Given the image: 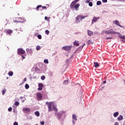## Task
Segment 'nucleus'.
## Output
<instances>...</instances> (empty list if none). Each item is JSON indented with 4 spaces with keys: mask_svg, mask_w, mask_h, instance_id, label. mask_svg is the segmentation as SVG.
Returning <instances> with one entry per match:
<instances>
[{
    "mask_svg": "<svg viewBox=\"0 0 125 125\" xmlns=\"http://www.w3.org/2000/svg\"><path fill=\"white\" fill-rule=\"evenodd\" d=\"M29 53L31 55L33 54V49H32V48L30 49V50H29Z\"/></svg>",
    "mask_w": 125,
    "mask_h": 125,
    "instance_id": "nucleus-32",
    "label": "nucleus"
},
{
    "mask_svg": "<svg viewBox=\"0 0 125 125\" xmlns=\"http://www.w3.org/2000/svg\"><path fill=\"white\" fill-rule=\"evenodd\" d=\"M100 18V17H94L93 19L92 20V24H93V23H95L96 22H97L98 19H99Z\"/></svg>",
    "mask_w": 125,
    "mask_h": 125,
    "instance_id": "nucleus-8",
    "label": "nucleus"
},
{
    "mask_svg": "<svg viewBox=\"0 0 125 125\" xmlns=\"http://www.w3.org/2000/svg\"><path fill=\"white\" fill-rule=\"evenodd\" d=\"M6 79H7V80H8V77H6Z\"/></svg>",
    "mask_w": 125,
    "mask_h": 125,
    "instance_id": "nucleus-56",
    "label": "nucleus"
},
{
    "mask_svg": "<svg viewBox=\"0 0 125 125\" xmlns=\"http://www.w3.org/2000/svg\"><path fill=\"white\" fill-rule=\"evenodd\" d=\"M113 22L114 24H115V25L119 26V27H120L121 28H123V26L121 25V23H120V21H119L116 20L114 21Z\"/></svg>",
    "mask_w": 125,
    "mask_h": 125,
    "instance_id": "nucleus-7",
    "label": "nucleus"
},
{
    "mask_svg": "<svg viewBox=\"0 0 125 125\" xmlns=\"http://www.w3.org/2000/svg\"><path fill=\"white\" fill-rule=\"evenodd\" d=\"M124 119V117L123 116V115H120L118 118H117V120L118 121H122V120H123Z\"/></svg>",
    "mask_w": 125,
    "mask_h": 125,
    "instance_id": "nucleus-12",
    "label": "nucleus"
},
{
    "mask_svg": "<svg viewBox=\"0 0 125 125\" xmlns=\"http://www.w3.org/2000/svg\"><path fill=\"white\" fill-rule=\"evenodd\" d=\"M45 79V76H41V80H42V81H44Z\"/></svg>",
    "mask_w": 125,
    "mask_h": 125,
    "instance_id": "nucleus-33",
    "label": "nucleus"
},
{
    "mask_svg": "<svg viewBox=\"0 0 125 125\" xmlns=\"http://www.w3.org/2000/svg\"><path fill=\"white\" fill-rule=\"evenodd\" d=\"M72 2L73 3H74V4H76V3H77L78 2V1L76 0H75L73 1Z\"/></svg>",
    "mask_w": 125,
    "mask_h": 125,
    "instance_id": "nucleus-42",
    "label": "nucleus"
},
{
    "mask_svg": "<svg viewBox=\"0 0 125 125\" xmlns=\"http://www.w3.org/2000/svg\"><path fill=\"white\" fill-rule=\"evenodd\" d=\"M36 125H38V124H36Z\"/></svg>",
    "mask_w": 125,
    "mask_h": 125,
    "instance_id": "nucleus-60",
    "label": "nucleus"
},
{
    "mask_svg": "<svg viewBox=\"0 0 125 125\" xmlns=\"http://www.w3.org/2000/svg\"><path fill=\"white\" fill-rule=\"evenodd\" d=\"M40 7H42V5H39L36 7V10L37 11H39V9L40 8Z\"/></svg>",
    "mask_w": 125,
    "mask_h": 125,
    "instance_id": "nucleus-18",
    "label": "nucleus"
},
{
    "mask_svg": "<svg viewBox=\"0 0 125 125\" xmlns=\"http://www.w3.org/2000/svg\"><path fill=\"white\" fill-rule=\"evenodd\" d=\"M80 4H75L74 8V9H75L76 11L79 10V7H80Z\"/></svg>",
    "mask_w": 125,
    "mask_h": 125,
    "instance_id": "nucleus-11",
    "label": "nucleus"
},
{
    "mask_svg": "<svg viewBox=\"0 0 125 125\" xmlns=\"http://www.w3.org/2000/svg\"><path fill=\"white\" fill-rule=\"evenodd\" d=\"M92 5H93V4L92 3V2H89V6H92Z\"/></svg>",
    "mask_w": 125,
    "mask_h": 125,
    "instance_id": "nucleus-39",
    "label": "nucleus"
},
{
    "mask_svg": "<svg viewBox=\"0 0 125 125\" xmlns=\"http://www.w3.org/2000/svg\"><path fill=\"white\" fill-rule=\"evenodd\" d=\"M44 63L45 64H48V60L45 59L44 60Z\"/></svg>",
    "mask_w": 125,
    "mask_h": 125,
    "instance_id": "nucleus-28",
    "label": "nucleus"
},
{
    "mask_svg": "<svg viewBox=\"0 0 125 125\" xmlns=\"http://www.w3.org/2000/svg\"><path fill=\"white\" fill-rule=\"evenodd\" d=\"M8 110L9 111V112H11L12 111V107H10L8 109Z\"/></svg>",
    "mask_w": 125,
    "mask_h": 125,
    "instance_id": "nucleus-38",
    "label": "nucleus"
},
{
    "mask_svg": "<svg viewBox=\"0 0 125 125\" xmlns=\"http://www.w3.org/2000/svg\"><path fill=\"white\" fill-rule=\"evenodd\" d=\"M35 114L37 116V117H40V112L39 111H36L35 112Z\"/></svg>",
    "mask_w": 125,
    "mask_h": 125,
    "instance_id": "nucleus-23",
    "label": "nucleus"
},
{
    "mask_svg": "<svg viewBox=\"0 0 125 125\" xmlns=\"http://www.w3.org/2000/svg\"><path fill=\"white\" fill-rule=\"evenodd\" d=\"M114 125H119V123H118V122H115Z\"/></svg>",
    "mask_w": 125,
    "mask_h": 125,
    "instance_id": "nucleus-49",
    "label": "nucleus"
},
{
    "mask_svg": "<svg viewBox=\"0 0 125 125\" xmlns=\"http://www.w3.org/2000/svg\"><path fill=\"white\" fill-rule=\"evenodd\" d=\"M15 23H22V21H14Z\"/></svg>",
    "mask_w": 125,
    "mask_h": 125,
    "instance_id": "nucleus-35",
    "label": "nucleus"
},
{
    "mask_svg": "<svg viewBox=\"0 0 125 125\" xmlns=\"http://www.w3.org/2000/svg\"><path fill=\"white\" fill-rule=\"evenodd\" d=\"M45 33L46 35H49V31H48V30H45Z\"/></svg>",
    "mask_w": 125,
    "mask_h": 125,
    "instance_id": "nucleus-36",
    "label": "nucleus"
},
{
    "mask_svg": "<svg viewBox=\"0 0 125 125\" xmlns=\"http://www.w3.org/2000/svg\"><path fill=\"white\" fill-rule=\"evenodd\" d=\"M36 49V50H40L41 49V46H37Z\"/></svg>",
    "mask_w": 125,
    "mask_h": 125,
    "instance_id": "nucleus-27",
    "label": "nucleus"
},
{
    "mask_svg": "<svg viewBox=\"0 0 125 125\" xmlns=\"http://www.w3.org/2000/svg\"><path fill=\"white\" fill-rule=\"evenodd\" d=\"M8 75L9 76H10V77H12V76H13V72H12V71H9V72H8Z\"/></svg>",
    "mask_w": 125,
    "mask_h": 125,
    "instance_id": "nucleus-20",
    "label": "nucleus"
},
{
    "mask_svg": "<svg viewBox=\"0 0 125 125\" xmlns=\"http://www.w3.org/2000/svg\"><path fill=\"white\" fill-rule=\"evenodd\" d=\"M94 67H95V68H98V67H99V63H98V62H94Z\"/></svg>",
    "mask_w": 125,
    "mask_h": 125,
    "instance_id": "nucleus-14",
    "label": "nucleus"
},
{
    "mask_svg": "<svg viewBox=\"0 0 125 125\" xmlns=\"http://www.w3.org/2000/svg\"><path fill=\"white\" fill-rule=\"evenodd\" d=\"M121 42H125V41L124 40H121Z\"/></svg>",
    "mask_w": 125,
    "mask_h": 125,
    "instance_id": "nucleus-55",
    "label": "nucleus"
},
{
    "mask_svg": "<svg viewBox=\"0 0 125 125\" xmlns=\"http://www.w3.org/2000/svg\"><path fill=\"white\" fill-rule=\"evenodd\" d=\"M106 83V81H104L103 82V83Z\"/></svg>",
    "mask_w": 125,
    "mask_h": 125,
    "instance_id": "nucleus-54",
    "label": "nucleus"
},
{
    "mask_svg": "<svg viewBox=\"0 0 125 125\" xmlns=\"http://www.w3.org/2000/svg\"><path fill=\"white\" fill-rule=\"evenodd\" d=\"M17 53L18 54H25V50L22 48H19Z\"/></svg>",
    "mask_w": 125,
    "mask_h": 125,
    "instance_id": "nucleus-3",
    "label": "nucleus"
},
{
    "mask_svg": "<svg viewBox=\"0 0 125 125\" xmlns=\"http://www.w3.org/2000/svg\"><path fill=\"white\" fill-rule=\"evenodd\" d=\"M85 17H87V16H83L81 15H78L77 17L75 18L76 23L78 24L79 23H80V22H81V21H82V20H83V19H84Z\"/></svg>",
    "mask_w": 125,
    "mask_h": 125,
    "instance_id": "nucleus-1",
    "label": "nucleus"
},
{
    "mask_svg": "<svg viewBox=\"0 0 125 125\" xmlns=\"http://www.w3.org/2000/svg\"><path fill=\"white\" fill-rule=\"evenodd\" d=\"M53 110H54V111H55L56 112H57V111H58V109H57V108L55 107H53Z\"/></svg>",
    "mask_w": 125,
    "mask_h": 125,
    "instance_id": "nucleus-41",
    "label": "nucleus"
},
{
    "mask_svg": "<svg viewBox=\"0 0 125 125\" xmlns=\"http://www.w3.org/2000/svg\"><path fill=\"white\" fill-rule=\"evenodd\" d=\"M106 40H113V37H107Z\"/></svg>",
    "mask_w": 125,
    "mask_h": 125,
    "instance_id": "nucleus-40",
    "label": "nucleus"
},
{
    "mask_svg": "<svg viewBox=\"0 0 125 125\" xmlns=\"http://www.w3.org/2000/svg\"><path fill=\"white\" fill-rule=\"evenodd\" d=\"M20 104V103H19V102H16L15 103V105L16 106H19Z\"/></svg>",
    "mask_w": 125,
    "mask_h": 125,
    "instance_id": "nucleus-24",
    "label": "nucleus"
},
{
    "mask_svg": "<svg viewBox=\"0 0 125 125\" xmlns=\"http://www.w3.org/2000/svg\"><path fill=\"white\" fill-rule=\"evenodd\" d=\"M6 21H7V19H6Z\"/></svg>",
    "mask_w": 125,
    "mask_h": 125,
    "instance_id": "nucleus-58",
    "label": "nucleus"
},
{
    "mask_svg": "<svg viewBox=\"0 0 125 125\" xmlns=\"http://www.w3.org/2000/svg\"><path fill=\"white\" fill-rule=\"evenodd\" d=\"M102 33L103 34H105V35H114L115 34H117V32H115V31L112 29L107 31L103 30Z\"/></svg>",
    "mask_w": 125,
    "mask_h": 125,
    "instance_id": "nucleus-2",
    "label": "nucleus"
},
{
    "mask_svg": "<svg viewBox=\"0 0 125 125\" xmlns=\"http://www.w3.org/2000/svg\"><path fill=\"white\" fill-rule=\"evenodd\" d=\"M77 0V1L78 2V1H79L80 0Z\"/></svg>",
    "mask_w": 125,
    "mask_h": 125,
    "instance_id": "nucleus-57",
    "label": "nucleus"
},
{
    "mask_svg": "<svg viewBox=\"0 0 125 125\" xmlns=\"http://www.w3.org/2000/svg\"><path fill=\"white\" fill-rule=\"evenodd\" d=\"M84 45H85V43H84V44L82 45V48H83V46H84Z\"/></svg>",
    "mask_w": 125,
    "mask_h": 125,
    "instance_id": "nucleus-52",
    "label": "nucleus"
},
{
    "mask_svg": "<svg viewBox=\"0 0 125 125\" xmlns=\"http://www.w3.org/2000/svg\"><path fill=\"white\" fill-rule=\"evenodd\" d=\"M39 87H43V84H42V83H40L39 84Z\"/></svg>",
    "mask_w": 125,
    "mask_h": 125,
    "instance_id": "nucleus-25",
    "label": "nucleus"
},
{
    "mask_svg": "<svg viewBox=\"0 0 125 125\" xmlns=\"http://www.w3.org/2000/svg\"><path fill=\"white\" fill-rule=\"evenodd\" d=\"M6 91V89L2 90V95H4L5 94V92Z\"/></svg>",
    "mask_w": 125,
    "mask_h": 125,
    "instance_id": "nucleus-26",
    "label": "nucleus"
},
{
    "mask_svg": "<svg viewBox=\"0 0 125 125\" xmlns=\"http://www.w3.org/2000/svg\"><path fill=\"white\" fill-rule=\"evenodd\" d=\"M29 51H30V49L29 48L26 49V52H27V53L28 52H29Z\"/></svg>",
    "mask_w": 125,
    "mask_h": 125,
    "instance_id": "nucleus-48",
    "label": "nucleus"
},
{
    "mask_svg": "<svg viewBox=\"0 0 125 125\" xmlns=\"http://www.w3.org/2000/svg\"><path fill=\"white\" fill-rule=\"evenodd\" d=\"M25 87L26 88V89H28L29 87H30V86H29V84H25Z\"/></svg>",
    "mask_w": 125,
    "mask_h": 125,
    "instance_id": "nucleus-29",
    "label": "nucleus"
},
{
    "mask_svg": "<svg viewBox=\"0 0 125 125\" xmlns=\"http://www.w3.org/2000/svg\"><path fill=\"white\" fill-rule=\"evenodd\" d=\"M102 2L101 1H98L97 2V5H100L101 4Z\"/></svg>",
    "mask_w": 125,
    "mask_h": 125,
    "instance_id": "nucleus-31",
    "label": "nucleus"
},
{
    "mask_svg": "<svg viewBox=\"0 0 125 125\" xmlns=\"http://www.w3.org/2000/svg\"><path fill=\"white\" fill-rule=\"evenodd\" d=\"M87 34L88 36H92V35H93V32L90 30H88L87 31Z\"/></svg>",
    "mask_w": 125,
    "mask_h": 125,
    "instance_id": "nucleus-15",
    "label": "nucleus"
},
{
    "mask_svg": "<svg viewBox=\"0 0 125 125\" xmlns=\"http://www.w3.org/2000/svg\"><path fill=\"white\" fill-rule=\"evenodd\" d=\"M73 44L74 45L76 46H79L80 45V43H79V42L75 41L74 42Z\"/></svg>",
    "mask_w": 125,
    "mask_h": 125,
    "instance_id": "nucleus-13",
    "label": "nucleus"
},
{
    "mask_svg": "<svg viewBox=\"0 0 125 125\" xmlns=\"http://www.w3.org/2000/svg\"><path fill=\"white\" fill-rule=\"evenodd\" d=\"M119 37L121 39V40H125V36H121V35H119Z\"/></svg>",
    "mask_w": 125,
    "mask_h": 125,
    "instance_id": "nucleus-21",
    "label": "nucleus"
},
{
    "mask_svg": "<svg viewBox=\"0 0 125 125\" xmlns=\"http://www.w3.org/2000/svg\"><path fill=\"white\" fill-rule=\"evenodd\" d=\"M38 90H42V87H39L38 88Z\"/></svg>",
    "mask_w": 125,
    "mask_h": 125,
    "instance_id": "nucleus-45",
    "label": "nucleus"
},
{
    "mask_svg": "<svg viewBox=\"0 0 125 125\" xmlns=\"http://www.w3.org/2000/svg\"><path fill=\"white\" fill-rule=\"evenodd\" d=\"M50 18H48L47 17H45L44 19L45 20H47V21H49V19Z\"/></svg>",
    "mask_w": 125,
    "mask_h": 125,
    "instance_id": "nucleus-34",
    "label": "nucleus"
},
{
    "mask_svg": "<svg viewBox=\"0 0 125 125\" xmlns=\"http://www.w3.org/2000/svg\"><path fill=\"white\" fill-rule=\"evenodd\" d=\"M75 4L73 3V2H71V4L70 5V8H74L75 7Z\"/></svg>",
    "mask_w": 125,
    "mask_h": 125,
    "instance_id": "nucleus-16",
    "label": "nucleus"
},
{
    "mask_svg": "<svg viewBox=\"0 0 125 125\" xmlns=\"http://www.w3.org/2000/svg\"><path fill=\"white\" fill-rule=\"evenodd\" d=\"M72 48V46H65L62 47V49H63V50H66V51H68V50H70V49Z\"/></svg>",
    "mask_w": 125,
    "mask_h": 125,
    "instance_id": "nucleus-5",
    "label": "nucleus"
},
{
    "mask_svg": "<svg viewBox=\"0 0 125 125\" xmlns=\"http://www.w3.org/2000/svg\"><path fill=\"white\" fill-rule=\"evenodd\" d=\"M37 37H38V39H39V40H42V35H38Z\"/></svg>",
    "mask_w": 125,
    "mask_h": 125,
    "instance_id": "nucleus-37",
    "label": "nucleus"
},
{
    "mask_svg": "<svg viewBox=\"0 0 125 125\" xmlns=\"http://www.w3.org/2000/svg\"><path fill=\"white\" fill-rule=\"evenodd\" d=\"M40 123H41V125H44V121H41Z\"/></svg>",
    "mask_w": 125,
    "mask_h": 125,
    "instance_id": "nucleus-44",
    "label": "nucleus"
},
{
    "mask_svg": "<svg viewBox=\"0 0 125 125\" xmlns=\"http://www.w3.org/2000/svg\"><path fill=\"white\" fill-rule=\"evenodd\" d=\"M26 81H27V79L26 78H24L23 82H26Z\"/></svg>",
    "mask_w": 125,
    "mask_h": 125,
    "instance_id": "nucleus-51",
    "label": "nucleus"
},
{
    "mask_svg": "<svg viewBox=\"0 0 125 125\" xmlns=\"http://www.w3.org/2000/svg\"><path fill=\"white\" fill-rule=\"evenodd\" d=\"M14 125H18V123L16 122H14Z\"/></svg>",
    "mask_w": 125,
    "mask_h": 125,
    "instance_id": "nucleus-46",
    "label": "nucleus"
},
{
    "mask_svg": "<svg viewBox=\"0 0 125 125\" xmlns=\"http://www.w3.org/2000/svg\"><path fill=\"white\" fill-rule=\"evenodd\" d=\"M103 2H107V0H103Z\"/></svg>",
    "mask_w": 125,
    "mask_h": 125,
    "instance_id": "nucleus-50",
    "label": "nucleus"
},
{
    "mask_svg": "<svg viewBox=\"0 0 125 125\" xmlns=\"http://www.w3.org/2000/svg\"><path fill=\"white\" fill-rule=\"evenodd\" d=\"M5 32L6 34H8V35H10V34H12V32H13V31H12V30L11 29H8L5 30Z\"/></svg>",
    "mask_w": 125,
    "mask_h": 125,
    "instance_id": "nucleus-10",
    "label": "nucleus"
},
{
    "mask_svg": "<svg viewBox=\"0 0 125 125\" xmlns=\"http://www.w3.org/2000/svg\"><path fill=\"white\" fill-rule=\"evenodd\" d=\"M21 57L23 59H24L25 58V57H24L23 55H21Z\"/></svg>",
    "mask_w": 125,
    "mask_h": 125,
    "instance_id": "nucleus-53",
    "label": "nucleus"
},
{
    "mask_svg": "<svg viewBox=\"0 0 125 125\" xmlns=\"http://www.w3.org/2000/svg\"><path fill=\"white\" fill-rule=\"evenodd\" d=\"M114 118H117L119 116V112H116L113 114Z\"/></svg>",
    "mask_w": 125,
    "mask_h": 125,
    "instance_id": "nucleus-17",
    "label": "nucleus"
},
{
    "mask_svg": "<svg viewBox=\"0 0 125 125\" xmlns=\"http://www.w3.org/2000/svg\"><path fill=\"white\" fill-rule=\"evenodd\" d=\"M23 112L24 113H29L30 112V108L24 107L23 108Z\"/></svg>",
    "mask_w": 125,
    "mask_h": 125,
    "instance_id": "nucleus-9",
    "label": "nucleus"
},
{
    "mask_svg": "<svg viewBox=\"0 0 125 125\" xmlns=\"http://www.w3.org/2000/svg\"><path fill=\"white\" fill-rule=\"evenodd\" d=\"M56 116H57V115H58V114H56Z\"/></svg>",
    "mask_w": 125,
    "mask_h": 125,
    "instance_id": "nucleus-59",
    "label": "nucleus"
},
{
    "mask_svg": "<svg viewBox=\"0 0 125 125\" xmlns=\"http://www.w3.org/2000/svg\"><path fill=\"white\" fill-rule=\"evenodd\" d=\"M85 2H86V3H89V0H86V1H85Z\"/></svg>",
    "mask_w": 125,
    "mask_h": 125,
    "instance_id": "nucleus-47",
    "label": "nucleus"
},
{
    "mask_svg": "<svg viewBox=\"0 0 125 125\" xmlns=\"http://www.w3.org/2000/svg\"><path fill=\"white\" fill-rule=\"evenodd\" d=\"M47 9V8H46V6H43L42 7V9H45V10H46Z\"/></svg>",
    "mask_w": 125,
    "mask_h": 125,
    "instance_id": "nucleus-43",
    "label": "nucleus"
},
{
    "mask_svg": "<svg viewBox=\"0 0 125 125\" xmlns=\"http://www.w3.org/2000/svg\"><path fill=\"white\" fill-rule=\"evenodd\" d=\"M93 43H94V42L92 40H89L88 41V44H93Z\"/></svg>",
    "mask_w": 125,
    "mask_h": 125,
    "instance_id": "nucleus-19",
    "label": "nucleus"
},
{
    "mask_svg": "<svg viewBox=\"0 0 125 125\" xmlns=\"http://www.w3.org/2000/svg\"><path fill=\"white\" fill-rule=\"evenodd\" d=\"M72 119L75 120V121H77V116H76V115H75V114H73L72 115Z\"/></svg>",
    "mask_w": 125,
    "mask_h": 125,
    "instance_id": "nucleus-22",
    "label": "nucleus"
},
{
    "mask_svg": "<svg viewBox=\"0 0 125 125\" xmlns=\"http://www.w3.org/2000/svg\"><path fill=\"white\" fill-rule=\"evenodd\" d=\"M46 104L48 105V111L52 112V108L51 107V103H49L48 102L46 103Z\"/></svg>",
    "mask_w": 125,
    "mask_h": 125,
    "instance_id": "nucleus-4",
    "label": "nucleus"
},
{
    "mask_svg": "<svg viewBox=\"0 0 125 125\" xmlns=\"http://www.w3.org/2000/svg\"><path fill=\"white\" fill-rule=\"evenodd\" d=\"M37 98L38 100H42V95L41 93L37 94Z\"/></svg>",
    "mask_w": 125,
    "mask_h": 125,
    "instance_id": "nucleus-6",
    "label": "nucleus"
},
{
    "mask_svg": "<svg viewBox=\"0 0 125 125\" xmlns=\"http://www.w3.org/2000/svg\"><path fill=\"white\" fill-rule=\"evenodd\" d=\"M69 83V81L66 80V81H64L63 82V84H64L65 85H66V84H67V83Z\"/></svg>",
    "mask_w": 125,
    "mask_h": 125,
    "instance_id": "nucleus-30",
    "label": "nucleus"
}]
</instances>
